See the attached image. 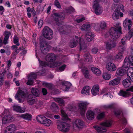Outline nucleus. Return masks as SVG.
<instances>
[{"label":"nucleus","mask_w":133,"mask_h":133,"mask_svg":"<svg viewBox=\"0 0 133 133\" xmlns=\"http://www.w3.org/2000/svg\"><path fill=\"white\" fill-rule=\"evenodd\" d=\"M106 23L104 22H102L100 24V27L102 29H105L106 28Z\"/></svg>","instance_id":"obj_52"},{"label":"nucleus","mask_w":133,"mask_h":133,"mask_svg":"<svg viewBox=\"0 0 133 133\" xmlns=\"http://www.w3.org/2000/svg\"><path fill=\"white\" fill-rule=\"evenodd\" d=\"M65 67L66 65L64 64L59 68V70L60 71H62L65 69Z\"/></svg>","instance_id":"obj_60"},{"label":"nucleus","mask_w":133,"mask_h":133,"mask_svg":"<svg viewBox=\"0 0 133 133\" xmlns=\"http://www.w3.org/2000/svg\"><path fill=\"white\" fill-rule=\"evenodd\" d=\"M45 117L43 116L38 115L36 117V119L38 122L42 124Z\"/></svg>","instance_id":"obj_35"},{"label":"nucleus","mask_w":133,"mask_h":133,"mask_svg":"<svg viewBox=\"0 0 133 133\" xmlns=\"http://www.w3.org/2000/svg\"><path fill=\"white\" fill-rule=\"evenodd\" d=\"M17 46L14 45L11 46V48L12 50H14V52L15 54V55H16L18 54L21 49V47H19V48L17 47Z\"/></svg>","instance_id":"obj_32"},{"label":"nucleus","mask_w":133,"mask_h":133,"mask_svg":"<svg viewBox=\"0 0 133 133\" xmlns=\"http://www.w3.org/2000/svg\"><path fill=\"white\" fill-rule=\"evenodd\" d=\"M39 63L40 65L43 66H49V64L48 63L45 62L39 61Z\"/></svg>","instance_id":"obj_54"},{"label":"nucleus","mask_w":133,"mask_h":133,"mask_svg":"<svg viewBox=\"0 0 133 133\" xmlns=\"http://www.w3.org/2000/svg\"><path fill=\"white\" fill-rule=\"evenodd\" d=\"M94 35L91 32L87 33L85 36V38L88 42H90L94 39Z\"/></svg>","instance_id":"obj_18"},{"label":"nucleus","mask_w":133,"mask_h":133,"mask_svg":"<svg viewBox=\"0 0 133 133\" xmlns=\"http://www.w3.org/2000/svg\"><path fill=\"white\" fill-rule=\"evenodd\" d=\"M42 124L49 127L52 124V122L51 120L45 118Z\"/></svg>","instance_id":"obj_30"},{"label":"nucleus","mask_w":133,"mask_h":133,"mask_svg":"<svg viewBox=\"0 0 133 133\" xmlns=\"http://www.w3.org/2000/svg\"><path fill=\"white\" fill-rule=\"evenodd\" d=\"M78 42H79L80 45V51H81L82 49H85L86 48V45L83 41V39H81L80 37L76 36L75 38H74L70 41L69 44V46L70 47L73 48L77 45Z\"/></svg>","instance_id":"obj_1"},{"label":"nucleus","mask_w":133,"mask_h":133,"mask_svg":"<svg viewBox=\"0 0 133 133\" xmlns=\"http://www.w3.org/2000/svg\"><path fill=\"white\" fill-rule=\"evenodd\" d=\"M43 24V21L40 20L38 22V24L39 28H41Z\"/></svg>","instance_id":"obj_63"},{"label":"nucleus","mask_w":133,"mask_h":133,"mask_svg":"<svg viewBox=\"0 0 133 133\" xmlns=\"http://www.w3.org/2000/svg\"><path fill=\"white\" fill-rule=\"evenodd\" d=\"M90 29V25L88 24L83 25L81 28V29L82 30H85L86 31H89Z\"/></svg>","instance_id":"obj_33"},{"label":"nucleus","mask_w":133,"mask_h":133,"mask_svg":"<svg viewBox=\"0 0 133 133\" xmlns=\"http://www.w3.org/2000/svg\"><path fill=\"white\" fill-rule=\"evenodd\" d=\"M54 5L58 8H61V5L57 0H55L54 3Z\"/></svg>","instance_id":"obj_53"},{"label":"nucleus","mask_w":133,"mask_h":133,"mask_svg":"<svg viewBox=\"0 0 133 133\" xmlns=\"http://www.w3.org/2000/svg\"><path fill=\"white\" fill-rule=\"evenodd\" d=\"M98 49L97 48H95L92 49V51L93 53L96 54L98 51Z\"/></svg>","instance_id":"obj_58"},{"label":"nucleus","mask_w":133,"mask_h":133,"mask_svg":"<svg viewBox=\"0 0 133 133\" xmlns=\"http://www.w3.org/2000/svg\"><path fill=\"white\" fill-rule=\"evenodd\" d=\"M95 14L97 15L101 14L102 11L103 9L102 6L98 4H94L93 5Z\"/></svg>","instance_id":"obj_10"},{"label":"nucleus","mask_w":133,"mask_h":133,"mask_svg":"<svg viewBox=\"0 0 133 133\" xmlns=\"http://www.w3.org/2000/svg\"><path fill=\"white\" fill-rule=\"evenodd\" d=\"M82 71L85 77L89 78L90 76L89 70L87 68L85 67L82 69Z\"/></svg>","instance_id":"obj_27"},{"label":"nucleus","mask_w":133,"mask_h":133,"mask_svg":"<svg viewBox=\"0 0 133 133\" xmlns=\"http://www.w3.org/2000/svg\"><path fill=\"white\" fill-rule=\"evenodd\" d=\"M8 130L14 132V131L16 130V128L15 125L14 124H11L9 126H8L6 128Z\"/></svg>","instance_id":"obj_37"},{"label":"nucleus","mask_w":133,"mask_h":133,"mask_svg":"<svg viewBox=\"0 0 133 133\" xmlns=\"http://www.w3.org/2000/svg\"><path fill=\"white\" fill-rule=\"evenodd\" d=\"M90 90V88L88 86H85L81 91V93L84 95L87 94L89 93Z\"/></svg>","instance_id":"obj_28"},{"label":"nucleus","mask_w":133,"mask_h":133,"mask_svg":"<svg viewBox=\"0 0 133 133\" xmlns=\"http://www.w3.org/2000/svg\"><path fill=\"white\" fill-rule=\"evenodd\" d=\"M34 81L33 80L29 79L28 77V81L26 83V84L28 85H32Z\"/></svg>","instance_id":"obj_56"},{"label":"nucleus","mask_w":133,"mask_h":133,"mask_svg":"<svg viewBox=\"0 0 133 133\" xmlns=\"http://www.w3.org/2000/svg\"><path fill=\"white\" fill-rule=\"evenodd\" d=\"M53 17L57 25L58 26L60 24L59 22V18L62 17V16L58 13H55L53 15Z\"/></svg>","instance_id":"obj_23"},{"label":"nucleus","mask_w":133,"mask_h":133,"mask_svg":"<svg viewBox=\"0 0 133 133\" xmlns=\"http://www.w3.org/2000/svg\"><path fill=\"white\" fill-rule=\"evenodd\" d=\"M84 124V122L83 121L80 119H77L75 122L74 123V126L79 128H81V126H82Z\"/></svg>","instance_id":"obj_20"},{"label":"nucleus","mask_w":133,"mask_h":133,"mask_svg":"<svg viewBox=\"0 0 133 133\" xmlns=\"http://www.w3.org/2000/svg\"><path fill=\"white\" fill-rule=\"evenodd\" d=\"M84 56L85 59V61L86 62H89L92 61L91 57L89 53H85L84 55Z\"/></svg>","instance_id":"obj_34"},{"label":"nucleus","mask_w":133,"mask_h":133,"mask_svg":"<svg viewBox=\"0 0 133 133\" xmlns=\"http://www.w3.org/2000/svg\"><path fill=\"white\" fill-rule=\"evenodd\" d=\"M130 63L129 62L128 58H125L124 59L123 66L125 68H128L130 66Z\"/></svg>","instance_id":"obj_40"},{"label":"nucleus","mask_w":133,"mask_h":133,"mask_svg":"<svg viewBox=\"0 0 133 133\" xmlns=\"http://www.w3.org/2000/svg\"><path fill=\"white\" fill-rule=\"evenodd\" d=\"M121 121L122 122V123L123 124H125L127 123V121L125 118L124 117H123Z\"/></svg>","instance_id":"obj_62"},{"label":"nucleus","mask_w":133,"mask_h":133,"mask_svg":"<svg viewBox=\"0 0 133 133\" xmlns=\"http://www.w3.org/2000/svg\"><path fill=\"white\" fill-rule=\"evenodd\" d=\"M13 109L14 111L20 113L21 108L20 106L17 105H14L13 106Z\"/></svg>","instance_id":"obj_46"},{"label":"nucleus","mask_w":133,"mask_h":133,"mask_svg":"<svg viewBox=\"0 0 133 133\" xmlns=\"http://www.w3.org/2000/svg\"><path fill=\"white\" fill-rule=\"evenodd\" d=\"M26 99L28 103L31 106L37 102V98L32 94L28 95L26 97Z\"/></svg>","instance_id":"obj_7"},{"label":"nucleus","mask_w":133,"mask_h":133,"mask_svg":"<svg viewBox=\"0 0 133 133\" xmlns=\"http://www.w3.org/2000/svg\"><path fill=\"white\" fill-rule=\"evenodd\" d=\"M132 21L130 20H128L127 21L125 20L123 23V25L125 28L126 29L128 28L129 30H130L131 28V27L132 26Z\"/></svg>","instance_id":"obj_19"},{"label":"nucleus","mask_w":133,"mask_h":133,"mask_svg":"<svg viewBox=\"0 0 133 133\" xmlns=\"http://www.w3.org/2000/svg\"><path fill=\"white\" fill-rule=\"evenodd\" d=\"M112 124L111 122L106 121L100 124V126H94V128L99 133H106V127H109Z\"/></svg>","instance_id":"obj_3"},{"label":"nucleus","mask_w":133,"mask_h":133,"mask_svg":"<svg viewBox=\"0 0 133 133\" xmlns=\"http://www.w3.org/2000/svg\"><path fill=\"white\" fill-rule=\"evenodd\" d=\"M128 37H129V36L127 35L126 36L123 37L121 39V42L122 44L123 45H125L126 44L125 42L127 39L130 40V39H128Z\"/></svg>","instance_id":"obj_44"},{"label":"nucleus","mask_w":133,"mask_h":133,"mask_svg":"<svg viewBox=\"0 0 133 133\" xmlns=\"http://www.w3.org/2000/svg\"><path fill=\"white\" fill-rule=\"evenodd\" d=\"M103 77L104 79L107 80L110 79L111 77V75L107 72L103 73Z\"/></svg>","instance_id":"obj_42"},{"label":"nucleus","mask_w":133,"mask_h":133,"mask_svg":"<svg viewBox=\"0 0 133 133\" xmlns=\"http://www.w3.org/2000/svg\"><path fill=\"white\" fill-rule=\"evenodd\" d=\"M37 75L35 73H32L31 74L29 77V79H31L33 80L34 79H35L36 78Z\"/></svg>","instance_id":"obj_51"},{"label":"nucleus","mask_w":133,"mask_h":133,"mask_svg":"<svg viewBox=\"0 0 133 133\" xmlns=\"http://www.w3.org/2000/svg\"><path fill=\"white\" fill-rule=\"evenodd\" d=\"M63 87L65 88V90L67 91L69 89L71 85V84L69 82L64 81L62 83Z\"/></svg>","instance_id":"obj_31"},{"label":"nucleus","mask_w":133,"mask_h":133,"mask_svg":"<svg viewBox=\"0 0 133 133\" xmlns=\"http://www.w3.org/2000/svg\"><path fill=\"white\" fill-rule=\"evenodd\" d=\"M129 37H128V39H130L132 36H133V28L128 32V35Z\"/></svg>","instance_id":"obj_55"},{"label":"nucleus","mask_w":133,"mask_h":133,"mask_svg":"<svg viewBox=\"0 0 133 133\" xmlns=\"http://www.w3.org/2000/svg\"><path fill=\"white\" fill-rule=\"evenodd\" d=\"M51 108L52 109H58V107L56 105L55 103H52L51 105Z\"/></svg>","instance_id":"obj_59"},{"label":"nucleus","mask_w":133,"mask_h":133,"mask_svg":"<svg viewBox=\"0 0 133 133\" xmlns=\"http://www.w3.org/2000/svg\"><path fill=\"white\" fill-rule=\"evenodd\" d=\"M91 70L93 73L96 76H99L101 74V71L97 68L92 67L91 68Z\"/></svg>","instance_id":"obj_26"},{"label":"nucleus","mask_w":133,"mask_h":133,"mask_svg":"<svg viewBox=\"0 0 133 133\" xmlns=\"http://www.w3.org/2000/svg\"><path fill=\"white\" fill-rule=\"evenodd\" d=\"M109 32L110 37L114 39H116L120 37L121 34H122L121 27L119 26L116 28H111Z\"/></svg>","instance_id":"obj_2"},{"label":"nucleus","mask_w":133,"mask_h":133,"mask_svg":"<svg viewBox=\"0 0 133 133\" xmlns=\"http://www.w3.org/2000/svg\"><path fill=\"white\" fill-rule=\"evenodd\" d=\"M18 95H17V96L22 97L24 95L25 93L23 91L21 90H18Z\"/></svg>","instance_id":"obj_48"},{"label":"nucleus","mask_w":133,"mask_h":133,"mask_svg":"<svg viewBox=\"0 0 133 133\" xmlns=\"http://www.w3.org/2000/svg\"><path fill=\"white\" fill-rule=\"evenodd\" d=\"M105 112H102L98 114L97 116V119H100L103 118L105 116Z\"/></svg>","instance_id":"obj_45"},{"label":"nucleus","mask_w":133,"mask_h":133,"mask_svg":"<svg viewBox=\"0 0 133 133\" xmlns=\"http://www.w3.org/2000/svg\"><path fill=\"white\" fill-rule=\"evenodd\" d=\"M42 92L43 95H45L47 94V92L46 89L44 88H43L42 89Z\"/></svg>","instance_id":"obj_61"},{"label":"nucleus","mask_w":133,"mask_h":133,"mask_svg":"<svg viewBox=\"0 0 133 133\" xmlns=\"http://www.w3.org/2000/svg\"><path fill=\"white\" fill-rule=\"evenodd\" d=\"M107 69L110 71H113L116 70L117 68L115 65L112 63H108L106 65Z\"/></svg>","instance_id":"obj_14"},{"label":"nucleus","mask_w":133,"mask_h":133,"mask_svg":"<svg viewBox=\"0 0 133 133\" xmlns=\"http://www.w3.org/2000/svg\"><path fill=\"white\" fill-rule=\"evenodd\" d=\"M53 32L52 30L47 26H45L43 30V35L46 39L50 40L52 38Z\"/></svg>","instance_id":"obj_4"},{"label":"nucleus","mask_w":133,"mask_h":133,"mask_svg":"<svg viewBox=\"0 0 133 133\" xmlns=\"http://www.w3.org/2000/svg\"><path fill=\"white\" fill-rule=\"evenodd\" d=\"M10 35V32H5V37L3 42V43L5 45L8 43V40Z\"/></svg>","instance_id":"obj_25"},{"label":"nucleus","mask_w":133,"mask_h":133,"mask_svg":"<svg viewBox=\"0 0 133 133\" xmlns=\"http://www.w3.org/2000/svg\"><path fill=\"white\" fill-rule=\"evenodd\" d=\"M128 58L129 62L132 66H133V56H130Z\"/></svg>","instance_id":"obj_49"},{"label":"nucleus","mask_w":133,"mask_h":133,"mask_svg":"<svg viewBox=\"0 0 133 133\" xmlns=\"http://www.w3.org/2000/svg\"><path fill=\"white\" fill-rule=\"evenodd\" d=\"M56 56L54 53H49L46 57V60L49 62H52L55 61Z\"/></svg>","instance_id":"obj_11"},{"label":"nucleus","mask_w":133,"mask_h":133,"mask_svg":"<svg viewBox=\"0 0 133 133\" xmlns=\"http://www.w3.org/2000/svg\"><path fill=\"white\" fill-rule=\"evenodd\" d=\"M119 15L116 12H114L112 15V17L115 20H117L119 18Z\"/></svg>","instance_id":"obj_43"},{"label":"nucleus","mask_w":133,"mask_h":133,"mask_svg":"<svg viewBox=\"0 0 133 133\" xmlns=\"http://www.w3.org/2000/svg\"><path fill=\"white\" fill-rule=\"evenodd\" d=\"M127 75L133 81V67L129 68L127 72Z\"/></svg>","instance_id":"obj_22"},{"label":"nucleus","mask_w":133,"mask_h":133,"mask_svg":"<svg viewBox=\"0 0 133 133\" xmlns=\"http://www.w3.org/2000/svg\"><path fill=\"white\" fill-rule=\"evenodd\" d=\"M4 116L2 122L4 123H6L11 121L12 118L10 113L7 110H5L4 112Z\"/></svg>","instance_id":"obj_8"},{"label":"nucleus","mask_w":133,"mask_h":133,"mask_svg":"<svg viewBox=\"0 0 133 133\" xmlns=\"http://www.w3.org/2000/svg\"><path fill=\"white\" fill-rule=\"evenodd\" d=\"M89 104L87 102H82L79 104L78 105L79 110L82 115L84 114L87 106Z\"/></svg>","instance_id":"obj_9"},{"label":"nucleus","mask_w":133,"mask_h":133,"mask_svg":"<svg viewBox=\"0 0 133 133\" xmlns=\"http://www.w3.org/2000/svg\"><path fill=\"white\" fill-rule=\"evenodd\" d=\"M122 83L124 87L126 88L128 87L131 85L130 80L126 78L123 81Z\"/></svg>","instance_id":"obj_29"},{"label":"nucleus","mask_w":133,"mask_h":133,"mask_svg":"<svg viewBox=\"0 0 133 133\" xmlns=\"http://www.w3.org/2000/svg\"><path fill=\"white\" fill-rule=\"evenodd\" d=\"M99 91V86L98 85H96L93 87L91 90V92L92 95L95 96L98 93Z\"/></svg>","instance_id":"obj_24"},{"label":"nucleus","mask_w":133,"mask_h":133,"mask_svg":"<svg viewBox=\"0 0 133 133\" xmlns=\"http://www.w3.org/2000/svg\"><path fill=\"white\" fill-rule=\"evenodd\" d=\"M114 106L113 104L105 105L104 106V107L106 109H111L114 108Z\"/></svg>","instance_id":"obj_57"},{"label":"nucleus","mask_w":133,"mask_h":133,"mask_svg":"<svg viewBox=\"0 0 133 133\" xmlns=\"http://www.w3.org/2000/svg\"><path fill=\"white\" fill-rule=\"evenodd\" d=\"M31 91L32 94L36 96H38L39 95V90L37 88H32Z\"/></svg>","instance_id":"obj_36"},{"label":"nucleus","mask_w":133,"mask_h":133,"mask_svg":"<svg viewBox=\"0 0 133 133\" xmlns=\"http://www.w3.org/2000/svg\"><path fill=\"white\" fill-rule=\"evenodd\" d=\"M61 113L62 116V119L63 120V121H67L69 119V118L67 116V115L63 110H61Z\"/></svg>","instance_id":"obj_38"},{"label":"nucleus","mask_w":133,"mask_h":133,"mask_svg":"<svg viewBox=\"0 0 133 133\" xmlns=\"http://www.w3.org/2000/svg\"><path fill=\"white\" fill-rule=\"evenodd\" d=\"M95 113L91 110L88 111L86 114L87 117L89 120H92L94 118Z\"/></svg>","instance_id":"obj_21"},{"label":"nucleus","mask_w":133,"mask_h":133,"mask_svg":"<svg viewBox=\"0 0 133 133\" xmlns=\"http://www.w3.org/2000/svg\"><path fill=\"white\" fill-rule=\"evenodd\" d=\"M105 43L106 48L107 50H111L115 48L116 46V43H115L112 41L106 42Z\"/></svg>","instance_id":"obj_15"},{"label":"nucleus","mask_w":133,"mask_h":133,"mask_svg":"<svg viewBox=\"0 0 133 133\" xmlns=\"http://www.w3.org/2000/svg\"><path fill=\"white\" fill-rule=\"evenodd\" d=\"M85 19V18L84 17H82L81 18L76 19V21L78 23H79L81 22H82Z\"/></svg>","instance_id":"obj_64"},{"label":"nucleus","mask_w":133,"mask_h":133,"mask_svg":"<svg viewBox=\"0 0 133 133\" xmlns=\"http://www.w3.org/2000/svg\"><path fill=\"white\" fill-rule=\"evenodd\" d=\"M54 100L55 101L61 104V105L64 104V102L63 100L61 98H55Z\"/></svg>","instance_id":"obj_41"},{"label":"nucleus","mask_w":133,"mask_h":133,"mask_svg":"<svg viewBox=\"0 0 133 133\" xmlns=\"http://www.w3.org/2000/svg\"><path fill=\"white\" fill-rule=\"evenodd\" d=\"M126 72V70L123 68H119L117 69L116 74V76L119 77L124 75Z\"/></svg>","instance_id":"obj_16"},{"label":"nucleus","mask_w":133,"mask_h":133,"mask_svg":"<svg viewBox=\"0 0 133 133\" xmlns=\"http://www.w3.org/2000/svg\"><path fill=\"white\" fill-rule=\"evenodd\" d=\"M119 49L121 52H119L115 56V59L117 61L120 60L122 58L123 55V51L125 50L124 47H120Z\"/></svg>","instance_id":"obj_13"},{"label":"nucleus","mask_w":133,"mask_h":133,"mask_svg":"<svg viewBox=\"0 0 133 133\" xmlns=\"http://www.w3.org/2000/svg\"><path fill=\"white\" fill-rule=\"evenodd\" d=\"M20 117L25 119L29 120L30 119L31 117V115L30 114L27 113L25 114H22L21 115Z\"/></svg>","instance_id":"obj_39"},{"label":"nucleus","mask_w":133,"mask_h":133,"mask_svg":"<svg viewBox=\"0 0 133 133\" xmlns=\"http://www.w3.org/2000/svg\"><path fill=\"white\" fill-rule=\"evenodd\" d=\"M121 81V78L119 77L116 78L114 79L111 81L109 83L110 85L115 86L119 84Z\"/></svg>","instance_id":"obj_17"},{"label":"nucleus","mask_w":133,"mask_h":133,"mask_svg":"<svg viewBox=\"0 0 133 133\" xmlns=\"http://www.w3.org/2000/svg\"><path fill=\"white\" fill-rule=\"evenodd\" d=\"M40 46L42 52L44 54H46L47 53V52H48L49 50V45L46 44L44 45L43 43L41 42Z\"/></svg>","instance_id":"obj_12"},{"label":"nucleus","mask_w":133,"mask_h":133,"mask_svg":"<svg viewBox=\"0 0 133 133\" xmlns=\"http://www.w3.org/2000/svg\"><path fill=\"white\" fill-rule=\"evenodd\" d=\"M14 39V44H16V45H15L19 46L20 44L18 42V39L17 37L16 36H15Z\"/></svg>","instance_id":"obj_47"},{"label":"nucleus","mask_w":133,"mask_h":133,"mask_svg":"<svg viewBox=\"0 0 133 133\" xmlns=\"http://www.w3.org/2000/svg\"><path fill=\"white\" fill-rule=\"evenodd\" d=\"M131 92H133V86L127 89L126 91H124L122 90H120L118 95L123 97H126L131 95L132 94Z\"/></svg>","instance_id":"obj_6"},{"label":"nucleus","mask_w":133,"mask_h":133,"mask_svg":"<svg viewBox=\"0 0 133 133\" xmlns=\"http://www.w3.org/2000/svg\"><path fill=\"white\" fill-rule=\"evenodd\" d=\"M75 11V9L72 7H70L68 8L66 10L67 13H71L74 12Z\"/></svg>","instance_id":"obj_50"},{"label":"nucleus","mask_w":133,"mask_h":133,"mask_svg":"<svg viewBox=\"0 0 133 133\" xmlns=\"http://www.w3.org/2000/svg\"><path fill=\"white\" fill-rule=\"evenodd\" d=\"M58 129L63 132L68 131L70 129V125L66 122H61L57 123Z\"/></svg>","instance_id":"obj_5"}]
</instances>
